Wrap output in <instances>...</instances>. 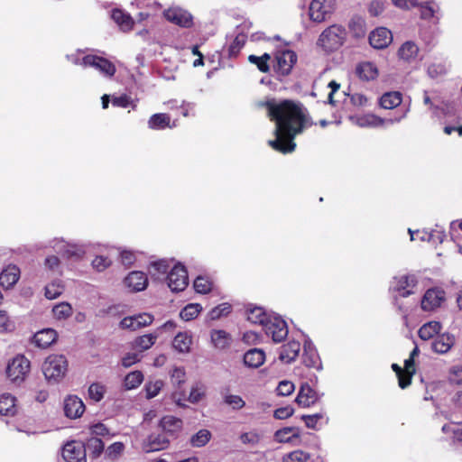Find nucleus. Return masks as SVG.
<instances>
[{
	"instance_id": "f257e3e1",
	"label": "nucleus",
	"mask_w": 462,
	"mask_h": 462,
	"mask_svg": "<svg viewBox=\"0 0 462 462\" xmlns=\"http://www.w3.org/2000/svg\"><path fill=\"white\" fill-rule=\"evenodd\" d=\"M266 106L271 120L275 122V139L268 141V144L282 153L293 152L296 147L294 137L311 125L305 108L291 100H273Z\"/></svg>"
},
{
	"instance_id": "f03ea898",
	"label": "nucleus",
	"mask_w": 462,
	"mask_h": 462,
	"mask_svg": "<svg viewBox=\"0 0 462 462\" xmlns=\"http://www.w3.org/2000/svg\"><path fill=\"white\" fill-rule=\"evenodd\" d=\"M68 59L76 65L85 68L91 67L106 78H112L116 71V66L108 60L97 55H85L79 58V54L68 55Z\"/></svg>"
},
{
	"instance_id": "7ed1b4c3",
	"label": "nucleus",
	"mask_w": 462,
	"mask_h": 462,
	"mask_svg": "<svg viewBox=\"0 0 462 462\" xmlns=\"http://www.w3.org/2000/svg\"><path fill=\"white\" fill-rule=\"evenodd\" d=\"M68 365V360L63 355H51L42 365V372L49 383H58L66 376Z\"/></svg>"
},
{
	"instance_id": "20e7f679",
	"label": "nucleus",
	"mask_w": 462,
	"mask_h": 462,
	"mask_svg": "<svg viewBox=\"0 0 462 462\" xmlns=\"http://www.w3.org/2000/svg\"><path fill=\"white\" fill-rule=\"evenodd\" d=\"M31 370V362L23 355H16L7 363L5 374L11 383L21 385Z\"/></svg>"
},
{
	"instance_id": "39448f33",
	"label": "nucleus",
	"mask_w": 462,
	"mask_h": 462,
	"mask_svg": "<svg viewBox=\"0 0 462 462\" xmlns=\"http://www.w3.org/2000/svg\"><path fill=\"white\" fill-rule=\"evenodd\" d=\"M346 37L345 28L334 24L325 29L319 37L318 45L326 51H333L340 48Z\"/></svg>"
},
{
	"instance_id": "423d86ee",
	"label": "nucleus",
	"mask_w": 462,
	"mask_h": 462,
	"mask_svg": "<svg viewBox=\"0 0 462 462\" xmlns=\"http://www.w3.org/2000/svg\"><path fill=\"white\" fill-rule=\"evenodd\" d=\"M409 112V108H406L403 113L396 118H389L383 119L373 114H366L362 116H352L349 117V120L354 124L360 127H381L385 124H394L400 122L402 119L405 118Z\"/></svg>"
},
{
	"instance_id": "0eeeda50",
	"label": "nucleus",
	"mask_w": 462,
	"mask_h": 462,
	"mask_svg": "<svg viewBox=\"0 0 462 462\" xmlns=\"http://www.w3.org/2000/svg\"><path fill=\"white\" fill-rule=\"evenodd\" d=\"M263 330L273 341L279 343L288 336V327L286 322L279 316L271 315L267 322L264 323Z\"/></svg>"
},
{
	"instance_id": "6e6552de",
	"label": "nucleus",
	"mask_w": 462,
	"mask_h": 462,
	"mask_svg": "<svg viewBox=\"0 0 462 462\" xmlns=\"http://www.w3.org/2000/svg\"><path fill=\"white\" fill-rule=\"evenodd\" d=\"M167 282L172 291H184L189 284L186 268L180 263L175 264L168 274Z\"/></svg>"
},
{
	"instance_id": "1a4fd4ad",
	"label": "nucleus",
	"mask_w": 462,
	"mask_h": 462,
	"mask_svg": "<svg viewBox=\"0 0 462 462\" xmlns=\"http://www.w3.org/2000/svg\"><path fill=\"white\" fill-rule=\"evenodd\" d=\"M417 283L414 274H402L393 278L391 289L402 297H408L415 292Z\"/></svg>"
},
{
	"instance_id": "9d476101",
	"label": "nucleus",
	"mask_w": 462,
	"mask_h": 462,
	"mask_svg": "<svg viewBox=\"0 0 462 462\" xmlns=\"http://www.w3.org/2000/svg\"><path fill=\"white\" fill-rule=\"evenodd\" d=\"M335 9V0H313L310 5V17L312 21H325Z\"/></svg>"
},
{
	"instance_id": "9b49d317",
	"label": "nucleus",
	"mask_w": 462,
	"mask_h": 462,
	"mask_svg": "<svg viewBox=\"0 0 462 462\" xmlns=\"http://www.w3.org/2000/svg\"><path fill=\"white\" fill-rule=\"evenodd\" d=\"M297 60V55L290 50L278 51L275 54L273 69L282 76L288 75Z\"/></svg>"
},
{
	"instance_id": "f8f14e48",
	"label": "nucleus",
	"mask_w": 462,
	"mask_h": 462,
	"mask_svg": "<svg viewBox=\"0 0 462 462\" xmlns=\"http://www.w3.org/2000/svg\"><path fill=\"white\" fill-rule=\"evenodd\" d=\"M153 320L154 317L150 313H138L124 318L120 321V328L123 329L135 331L152 325Z\"/></svg>"
},
{
	"instance_id": "ddd939ff",
	"label": "nucleus",
	"mask_w": 462,
	"mask_h": 462,
	"mask_svg": "<svg viewBox=\"0 0 462 462\" xmlns=\"http://www.w3.org/2000/svg\"><path fill=\"white\" fill-rule=\"evenodd\" d=\"M62 457L66 462H87L86 448L81 442H68L62 448Z\"/></svg>"
},
{
	"instance_id": "4468645a",
	"label": "nucleus",
	"mask_w": 462,
	"mask_h": 462,
	"mask_svg": "<svg viewBox=\"0 0 462 462\" xmlns=\"http://www.w3.org/2000/svg\"><path fill=\"white\" fill-rule=\"evenodd\" d=\"M163 14L167 21L181 27L189 28L193 23L192 15L188 11L178 6L168 8L164 11Z\"/></svg>"
},
{
	"instance_id": "2eb2a0df",
	"label": "nucleus",
	"mask_w": 462,
	"mask_h": 462,
	"mask_svg": "<svg viewBox=\"0 0 462 462\" xmlns=\"http://www.w3.org/2000/svg\"><path fill=\"white\" fill-rule=\"evenodd\" d=\"M445 300V292L440 289H429L423 295L420 306L425 311H432L441 306Z\"/></svg>"
},
{
	"instance_id": "dca6fc26",
	"label": "nucleus",
	"mask_w": 462,
	"mask_h": 462,
	"mask_svg": "<svg viewBox=\"0 0 462 462\" xmlns=\"http://www.w3.org/2000/svg\"><path fill=\"white\" fill-rule=\"evenodd\" d=\"M51 247L61 255L65 257H80L85 254V249L82 245L69 244L63 239H54L51 242Z\"/></svg>"
},
{
	"instance_id": "f3484780",
	"label": "nucleus",
	"mask_w": 462,
	"mask_h": 462,
	"mask_svg": "<svg viewBox=\"0 0 462 462\" xmlns=\"http://www.w3.org/2000/svg\"><path fill=\"white\" fill-rule=\"evenodd\" d=\"M64 413L69 419H78L85 411V404L77 395H69L64 400Z\"/></svg>"
},
{
	"instance_id": "a211bd4d",
	"label": "nucleus",
	"mask_w": 462,
	"mask_h": 462,
	"mask_svg": "<svg viewBox=\"0 0 462 462\" xmlns=\"http://www.w3.org/2000/svg\"><path fill=\"white\" fill-rule=\"evenodd\" d=\"M320 399V395L313 390L308 383L301 384L295 402L303 408L314 405Z\"/></svg>"
},
{
	"instance_id": "6ab92c4d",
	"label": "nucleus",
	"mask_w": 462,
	"mask_h": 462,
	"mask_svg": "<svg viewBox=\"0 0 462 462\" xmlns=\"http://www.w3.org/2000/svg\"><path fill=\"white\" fill-rule=\"evenodd\" d=\"M393 42V34L385 27H378L371 32L369 42L374 49L386 48Z\"/></svg>"
},
{
	"instance_id": "aec40b11",
	"label": "nucleus",
	"mask_w": 462,
	"mask_h": 462,
	"mask_svg": "<svg viewBox=\"0 0 462 462\" xmlns=\"http://www.w3.org/2000/svg\"><path fill=\"white\" fill-rule=\"evenodd\" d=\"M125 283L131 291H141L147 287L148 279L144 273L134 271L125 277Z\"/></svg>"
},
{
	"instance_id": "412c9836",
	"label": "nucleus",
	"mask_w": 462,
	"mask_h": 462,
	"mask_svg": "<svg viewBox=\"0 0 462 462\" xmlns=\"http://www.w3.org/2000/svg\"><path fill=\"white\" fill-rule=\"evenodd\" d=\"M456 338L452 334L439 335L432 342V350L438 354H447L455 345Z\"/></svg>"
},
{
	"instance_id": "4be33fe9",
	"label": "nucleus",
	"mask_w": 462,
	"mask_h": 462,
	"mask_svg": "<svg viewBox=\"0 0 462 462\" xmlns=\"http://www.w3.org/2000/svg\"><path fill=\"white\" fill-rule=\"evenodd\" d=\"M20 274V269L16 265H8L0 273V285L5 289L12 288L19 281Z\"/></svg>"
},
{
	"instance_id": "5701e85b",
	"label": "nucleus",
	"mask_w": 462,
	"mask_h": 462,
	"mask_svg": "<svg viewBox=\"0 0 462 462\" xmlns=\"http://www.w3.org/2000/svg\"><path fill=\"white\" fill-rule=\"evenodd\" d=\"M169 445V440L161 434L150 435L143 443V449L146 453L160 451L165 449Z\"/></svg>"
},
{
	"instance_id": "b1692460",
	"label": "nucleus",
	"mask_w": 462,
	"mask_h": 462,
	"mask_svg": "<svg viewBox=\"0 0 462 462\" xmlns=\"http://www.w3.org/2000/svg\"><path fill=\"white\" fill-rule=\"evenodd\" d=\"M274 439L279 443H300V430L296 427H285L274 433Z\"/></svg>"
},
{
	"instance_id": "393cba45",
	"label": "nucleus",
	"mask_w": 462,
	"mask_h": 462,
	"mask_svg": "<svg viewBox=\"0 0 462 462\" xmlns=\"http://www.w3.org/2000/svg\"><path fill=\"white\" fill-rule=\"evenodd\" d=\"M58 334L52 328H43L33 336V343L40 348H47L57 339Z\"/></svg>"
},
{
	"instance_id": "a878e982",
	"label": "nucleus",
	"mask_w": 462,
	"mask_h": 462,
	"mask_svg": "<svg viewBox=\"0 0 462 462\" xmlns=\"http://www.w3.org/2000/svg\"><path fill=\"white\" fill-rule=\"evenodd\" d=\"M300 344L298 341L291 340L283 345L280 349L279 358L283 363H291L299 356Z\"/></svg>"
},
{
	"instance_id": "bb28decb",
	"label": "nucleus",
	"mask_w": 462,
	"mask_h": 462,
	"mask_svg": "<svg viewBox=\"0 0 462 462\" xmlns=\"http://www.w3.org/2000/svg\"><path fill=\"white\" fill-rule=\"evenodd\" d=\"M158 337L159 333L154 332L138 336L131 342L132 348L138 352L149 350L155 344Z\"/></svg>"
},
{
	"instance_id": "cd10ccee",
	"label": "nucleus",
	"mask_w": 462,
	"mask_h": 462,
	"mask_svg": "<svg viewBox=\"0 0 462 462\" xmlns=\"http://www.w3.org/2000/svg\"><path fill=\"white\" fill-rule=\"evenodd\" d=\"M192 343V334L189 331H182L174 337L172 347L180 353H189L190 352Z\"/></svg>"
},
{
	"instance_id": "c85d7f7f",
	"label": "nucleus",
	"mask_w": 462,
	"mask_h": 462,
	"mask_svg": "<svg viewBox=\"0 0 462 462\" xmlns=\"http://www.w3.org/2000/svg\"><path fill=\"white\" fill-rule=\"evenodd\" d=\"M418 55L419 47L414 42L411 41L405 42L398 50L399 59L408 63L416 60Z\"/></svg>"
},
{
	"instance_id": "c756f323",
	"label": "nucleus",
	"mask_w": 462,
	"mask_h": 462,
	"mask_svg": "<svg viewBox=\"0 0 462 462\" xmlns=\"http://www.w3.org/2000/svg\"><path fill=\"white\" fill-rule=\"evenodd\" d=\"M356 72L360 79L365 81L375 79L379 74L376 65L371 61L359 63L356 68Z\"/></svg>"
},
{
	"instance_id": "7c9ffc66",
	"label": "nucleus",
	"mask_w": 462,
	"mask_h": 462,
	"mask_svg": "<svg viewBox=\"0 0 462 462\" xmlns=\"http://www.w3.org/2000/svg\"><path fill=\"white\" fill-rule=\"evenodd\" d=\"M265 360V354L259 348L248 350L244 356V364L251 368L260 367Z\"/></svg>"
},
{
	"instance_id": "2f4dec72",
	"label": "nucleus",
	"mask_w": 462,
	"mask_h": 462,
	"mask_svg": "<svg viewBox=\"0 0 462 462\" xmlns=\"http://www.w3.org/2000/svg\"><path fill=\"white\" fill-rule=\"evenodd\" d=\"M17 411L16 399L10 393H5L0 396V414L5 416H14Z\"/></svg>"
},
{
	"instance_id": "473e14b6",
	"label": "nucleus",
	"mask_w": 462,
	"mask_h": 462,
	"mask_svg": "<svg viewBox=\"0 0 462 462\" xmlns=\"http://www.w3.org/2000/svg\"><path fill=\"white\" fill-rule=\"evenodd\" d=\"M112 19L123 32H130L134 26L133 18L122 10L116 9L112 12Z\"/></svg>"
},
{
	"instance_id": "72a5a7b5",
	"label": "nucleus",
	"mask_w": 462,
	"mask_h": 462,
	"mask_svg": "<svg viewBox=\"0 0 462 462\" xmlns=\"http://www.w3.org/2000/svg\"><path fill=\"white\" fill-rule=\"evenodd\" d=\"M148 126L149 128L153 130H162L167 127L171 128L175 126V124H173L172 125H171V117L169 115L160 113L154 114L150 117L148 121Z\"/></svg>"
},
{
	"instance_id": "f704fd0d",
	"label": "nucleus",
	"mask_w": 462,
	"mask_h": 462,
	"mask_svg": "<svg viewBox=\"0 0 462 462\" xmlns=\"http://www.w3.org/2000/svg\"><path fill=\"white\" fill-rule=\"evenodd\" d=\"M303 363L308 367L316 369L321 368V363L317 351L310 346V344H305L304 353L302 356Z\"/></svg>"
},
{
	"instance_id": "c9c22d12",
	"label": "nucleus",
	"mask_w": 462,
	"mask_h": 462,
	"mask_svg": "<svg viewBox=\"0 0 462 462\" xmlns=\"http://www.w3.org/2000/svg\"><path fill=\"white\" fill-rule=\"evenodd\" d=\"M441 329V325L438 321H430L422 325L419 331V337L422 340H429L432 338L434 336L439 334Z\"/></svg>"
},
{
	"instance_id": "e433bc0d",
	"label": "nucleus",
	"mask_w": 462,
	"mask_h": 462,
	"mask_svg": "<svg viewBox=\"0 0 462 462\" xmlns=\"http://www.w3.org/2000/svg\"><path fill=\"white\" fill-rule=\"evenodd\" d=\"M268 315L263 308L261 307H254L247 310V319L254 324H260L263 327L264 323L269 319Z\"/></svg>"
},
{
	"instance_id": "4c0bfd02",
	"label": "nucleus",
	"mask_w": 462,
	"mask_h": 462,
	"mask_svg": "<svg viewBox=\"0 0 462 462\" xmlns=\"http://www.w3.org/2000/svg\"><path fill=\"white\" fill-rule=\"evenodd\" d=\"M402 103V95L399 92H388L380 98V105L384 109H393Z\"/></svg>"
},
{
	"instance_id": "58836bf2",
	"label": "nucleus",
	"mask_w": 462,
	"mask_h": 462,
	"mask_svg": "<svg viewBox=\"0 0 462 462\" xmlns=\"http://www.w3.org/2000/svg\"><path fill=\"white\" fill-rule=\"evenodd\" d=\"M73 313L72 307L68 302H60L53 306L52 314L56 319L64 320Z\"/></svg>"
},
{
	"instance_id": "ea45409f",
	"label": "nucleus",
	"mask_w": 462,
	"mask_h": 462,
	"mask_svg": "<svg viewBox=\"0 0 462 462\" xmlns=\"http://www.w3.org/2000/svg\"><path fill=\"white\" fill-rule=\"evenodd\" d=\"M211 341L217 348L223 349L229 346L230 337L224 330H213L211 332Z\"/></svg>"
},
{
	"instance_id": "a19ab883",
	"label": "nucleus",
	"mask_w": 462,
	"mask_h": 462,
	"mask_svg": "<svg viewBox=\"0 0 462 462\" xmlns=\"http://www.w3.org/2000/svg\"><path fill=\"white\" fill-rule=\"evenodd\" d=\"M143 381V374L141 371L129 373L124 380V385L127 390L137 388Z\"/></svg>"
},
{
	"instance_id": "79ce46f5",
	"label": "nucleus",
	"mask_w": 462,
	"mask_h": 462,
	"mask_svg": "<svg viewBox=\"0 0 462 462\" xmlns=\"http://www.w3.org/2000/svg\"><path fill=\"white\" fill-rule=\"evenodd\" d=\"M201 310L202 307L199 303H190L181 310L180 317L185 321H189L197 318Z\"/></svg>"
},
{
	"instance_id": "37998d69",
	"label": "nucleus",
	"mask_w": 462,
	"mask_h": 462,
	"mask_svg": "<svg viewBox=\"0 0 462 462\" xmlns=\"http://www.w3.org/2000/svg\"><path fill=\"white\" fill-rule=\"evenodd\" d=\"M240 441L245 445H257L263 439V434L258 430H252L247 432H244L239 437Z\"/></svg>"
},
{
	"instance_id": "c03bdc74",
	"label": "nucleus",
	"mask_w": 462,
	"mask_h": 462,
	"mask_svg": "<svg viewBox=\"0 0 462 462\" xmlns=\"http://www.w3.org/2000/svg\"><path fill=\"white\" fill-rule=\"evenodd\" d=\"M88 396L94 402H100L106 393V387L101 383H93L88 387Z\"/></svg>"
},
{
	"instance_id": "a18cd8bd",
	"label": "nucleus",
	"mask_w": 462,
	"mask_h": 462,
	"mask_svg": "<svg viewBox=\"0 0 462 462\" xmlns=\"http://www.w3.org/2000/svg\"><path fill=\"white\" fill-rule=\"evenodd\" d=\"M211 439V433L208 430H200L190 439V444L195 448L204 447Z\"/></svg>"
},
{
	"instance_id": "49530a36",
	"label": "nucleus",
	"mask_w": 462,
	"mask_h": 462,
	"mask_svg": "<svg viewBox=\"0 0 462 462\" xmlns=\"http://www.w3.org/2000/svg\"><path fill=\"white\" fill-rule=\"evenodd\" d=\"M182 422L173 416H165L161 420V426L163 430L174 432L181 428Z\"/></svg>"
},
{
	"instance_id": "de8ad7c7",
	"label": "nucleus",
	"mask_w": 462,
	"mask_h": 462,
	"mask_svg": "<svg viewBox=\"0 0 462 462\" xmlns=\"http://www.w3.org/2000/svg\"><path fill=\"white\" fill-rule=\"evenodd\" d=\"M416 234L417 235H420V234L426 235L427 242H429L434 245H438V244H441L444 241V238L446 236L444 231L441 229H435L430 232L425 231V230H422V231L417 230Z\"/></svg>"
},
{
	"instance_id": "09e8293b",
	"label": "nucleus",
	"mask_w": 462,
	"mask_h": 462,
	"mask_svg": "<svg viewBox=\"0 0 462 462\" xmlns=\"http://www.w3.org/2000/svg\"><path fill=\"white\" fill-rule=\"evenodd\" d=\"M418 5L420 6L421 17L424 19L435 17L436 14L439 12L438 5L433 1L419 3Z\"/></svg>"
},
{
	"instance_id": "8fccbe9b",
	"label": "nucleus",
	"mask_w": 462,
	"mask_h": 462,
	"mask_svg": "<svg viewBox=\"0 0 462 462\" xmlns=\"http://www.w3.org/2000/svg\"><path fill=\"white\" fill-rule=\"evenodd\" d=\"M193 286L197 292L206 294L212 290L213 283L208 277L198 276Z\"/></svg>"
},
{
	"instance_id": "3c124183",
	"label": "nucleus",
	"mask_w": 462,
	"mask_h": 462,
	"mask_svg": "<svg viewBox=\"0 0 462 462\" xmlns=\"http://www.w3.org/2000/svg\"><path fill=\"white\" fill-rule=\"evenodd\" d=\"M64 290V286L60 281H54L45 287V296L50 300L59 297Z\"/></svg>"
},
{
	"instance_id": "603ef678",
	"label": "nucleus",
	"mask_w": 462,
	"mask_h": 462,
	"mask_svg": "<svg viewBox=\"0 0 462 462\" xmlns=\"http://www.w3.org/2000/svg\"><path fill=\"white\" fill-rule=\"evenodd\" d=\"M15 328V323L5 310H0V333H9Z\"/></svg>"
},
{
	"instance_id": "864d4df0",
	"label": "nucleus",
	"mask_w": 462,
	"mask_h": 462,
	"mask_svg": "<svg viewBox=\"0 0 462 462\" xmlns=\"http://www.w3.org/2000/svg\"><path fill=\"white\" fill-rule=\"evenodd\" d=\"M301 420L305 422L306 426L309 429L318 430L319 429V423L321 420H325V422L328 421V419L325 418L323 413H315L312 415H303Z\"/></svg>"
},
{
	"instance_id": "5fc2aeb1",
	"label": "nucleus",
	"mask_w": 462,
	"mask_h": 462,
	"mask_svg": "<svg viewBox=\"0 0 462 462\" xmlns=\"http://www.w3.org/2000/svg\"><path fill=\"white\" fill-rule=\"evenodd\" d=\"M270 55L268 53H264L262 56L250 55L248 60L251 63L255 64L258 69L262 72H267L269 70L268 60H270Z\"/></svg>"
},
{
	"instance_id": "6e6d98bb",
	"label": "nucleus",
	"mask_w": 462,
	"mask_h": 462,
	"mask_svg": "<svg viewBox=\"0 0 462 462\" xmlns=\"http://www.w3.org/2000/svg\"><path fill=\"white\" fill-rule=\"evenodd\" d=\"M206 388L201 383H196L191 387L188 401L191 403H197L205 396Z\"/></svg>"
},
{
	"instance_id": "4d7b16f0",
	"label": "nucleus",
	"mask_w": 462,
	"mask_h": 462,
	"mask_svg": "<svg viewBox=\"0 0 462 462\" xmlns=\"http://www.w3.org/2000/svg\"><path fill=\"white\" fill-rule=\"evenodd\" d=\"M224 402L235 411H239L245 406V402L243 398L236 394H226L224 396Z\"/></svg>"
},
{
	"instance_id": "13d9d810",
	"label": "nucleus",
	"mask_w": 462,
	"mask_h": 462,
	"mask_svg": "<svg viewBox=\"0 0 462 462\" xmlns=\"http://www.w3.org/2000/svg\"><path fill=\"white\" fill-rule=\"evenodd\" d=\"M163 387V382L162 380H155L148 382L145 386L144 390L146 393V398L152 399L155 396H157Z\"/></svg>"
},
{
	"instance_id": "bf43d9fd",
	"label": "nucleus",
	"mask_w": 462,
	"mask_h": 462,
	"mask_svg": "<svg viewBox=\"0 0 462 462\" xmlns=\"http://www.w3.org/2000/svg\"><path fill=\"white\" fill-rule=\"evenodd\" d=\"M125 450V445L122 442H115L108 446L106 450V456L112 460H116L121 457Z\"/></svg>"
},
{
	"instance_id": "052dcab7",
	"label": "nucleus",
	"mask_w": 462,
	"mask_h": 462,
	"mask_svg": "<svg viewBox=\"0 0 462 462\" xmlns=\"http://www.w3.org/2000/svg\"><path fill=\"white\" fill-rule=\"evenodd\" d=\"M349 29L354 32L356 37H363L365 34V21L362 18H354L349 23Z\"/></svg>"
},
{
	"instance_id": "680f3d73",
	"label": "nucleus",
	"mask_w": 462,
	"mask_h": 462,
	"mask_svg": "<svg viewBox=\"0 0 462 462\" xmlns=\"http://www.w3.org/2000/svg\"><path fill=\"white\" fill-rule=\"evenodd\" d=\"M392 368L398 376L399 386L401 388L404 389L411 384V374H405L404 371L396 364H393Z\"/></svg>"
},
{
	"instance_id": "e2e57ef3",
	"label": "nucleus",
	"mask_w": 462,
	"mask_h": 462,
	"mask_svg": "<svg viewBox=\"0 0 462 462\" xmlns=\"http://www.w3.org/2000/svg\"><path fill=\"white\" fill-rule=\"evenodd\" d=\"M310 455L302 450H295L283 457V462H307Z\"/></svg>"
},
{
	"instance_id": "0e129e2a",
	"label": "nucleus",
	"mask_w": 462,
	"mask_h": 462,
	"mask_svg": "<svg viewBox=\"0 0 462 462\" xmlns=\"http://www.w3.org/2000/svg\"><path fill=\"white\" fill-rule=\"evenodd\" d=\"M294 383L287 380L280 382L276 388L277 394L281 396H289L294 392Z\"/></svg>"
},
{
	"instance_id": "69168bd1",
	"label": "nucleus",
	"mask_w": 462,
	"mask_h": 462,
	"mask_svg": "<svg viewBox=\"0 0 462 462\" xmlns=\"http://www.w3.org/2000/svg\"><path fill=\"white\" fill-rule=\"evenodd\" d=\"M247 36L244 33H238L232 43L230 44V52L231 54H236L239 52L241 48L245 45Z\"/></svg>"
},
{
	"instance_id": "338daca9",
	"label": "nucleus",
	"mask_w": 462,
	"mask_h": 462,
	"mask_svg": "<svg viewBox=\"0 0 462 462\" xmlns=\"http://www.w3.org/2000/svg\"><path fill=\"white\" fill-rule=\"evenodd\" d=\"M169 269V264L165 260H160L151 264L150 273L153 276L156 274H164Z\"/></svg>"
},
{
	"instance_id": "774afa93",
	"label": "nucleus",
	"mask_w": 462,
	"mask_h": 462,
	"mask_svg": "<svg viewBox=\"0 0 462 462\" xmlns=\"http://www.w3.org/2000/svg\"><path fill=\"white\" fill-rule=\"evenodd\" d=\"M171 382L174 384H181L186 380V373L182 367H175L172 369L171 374Z\"/></svg>"
}]
</instances>
